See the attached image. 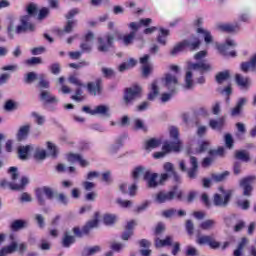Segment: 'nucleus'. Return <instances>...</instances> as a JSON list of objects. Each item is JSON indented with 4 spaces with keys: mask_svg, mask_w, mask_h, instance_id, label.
I'll list each match as a JSON object with an SVG mask.
<instances>
[{
    "mask_svg": "<svg viewBox=\"0 0 256 256\" xmlns=\"http://www.w3.org/2000/svg\"><path fill=\"white\" fill-rule=\"evenodd\" d=\"M7 35L9 39H15L16 35L27 33V31H35V25L31 23V16L26 15L20 18V24L15 27V17L8 16Z\"/></svg>",
    "mask_w": 256,
    "mask_h": 256,
    "instance_id": "1",
    "label": "nucleus"
},
{
    "mask_svg": "<svg viewBox=\"0 0 256 256\" xmlns=\"http://www.w3.org/2000/svg\"><path fill=\"white\" fill-rule=\"evenodd\" d=\"M211 69H213L211 67V64L206 62H189L188 70L184 78V89L190 91L191 89H193V87H195V81L193 80V71H199L200 75H203V73H207L211 71Z\"/></svg>",
    "mask_w": 256,
    "mask_h": 256,
    "instance_id": "2",
    "label": "nucleus"
},
{
    "mask_svg": "<svg viewBox=\"0 0 256 256\" xmlns=\"http://www.w3.org/2000/svg\"><path fill=\"white\" fill-rule=\"evenodd\" d=\"M170 138L173 142L164 143V151H173L179 153L181 151V140L179 139V128L171 126L169 128Z\"/></svg>",
    "mask_w": 256,
    "mask_h": 256,
    "instance_id": "3",
    "label": "nucleus"
},
{
    "mask_svg": "<svg viewBox=\"0 0 256 256\" xmlns=\"http://www.w3.org/2000/svg\"><path fill=\"white\" fill-rule=\"evenodd\" d=\"M175 196L177 199H182L183 192L177 191V186L174 187L173 191H160L155 195L154 201L155 203H167L168 201H173L175 199Z\"/></svg>",
    "mask_w": 256,
    "mask_h": 256,
    "instance_id": "4",
    "label": "nucleus"
},
{
    "mask_svg": "<svg viewBox=\"0 0 256 256\" xmlns=\"http://www.w3.org/2000/svg\"><path fill=\"white\" fill-rule=\"evenodd\" d=\"M100 217H101V214L99 212H96L94 214V219L88 221L82 230L79 227H74L72 229V231H73L75 237H82L83 235H88V233H90L91 229L97 228L99 225Z\"/></svg>",
    "mask_w": 256,
    "mask_h": 256,
    "instance_id": "5",
    "label": "nucleus"
},
{
    "mask_svg": "<svg viewBox=\"0 0 256 256\" xmlns=\"http://www.w3.org/2000/svg\"><path fill=\"white\" fill-rule=\"evenodd\" d=\"M16 251H18V253H25L27 251V243L12 241L11 244L0 249V256L13 255Z\"/></svg>",
    "mask_w": 256,
    "mask_h": 256,
    "instance_id": "6",
    "label": "nucleus"
},
{
    "mask_svg": "<svg viewBox=\"0 0 256 256\" xmlns=\"http://www.w3.org/2000/svg\"><path fill=\"white\" fill-rule=\"evenodd\" d=\"M219 191L221 194H215L213 203L216 207H227L229 202L231 201V197L233 195V190H224L223 187H219Z\"/></svg>",
    "mask_w": 256,
    "mask_h": 256,
    "instance_id": "7",
    "label": "nucleus"
},
{
    "mask_svg": "<svg viewBox=\"0 0 256 256\" xmlns=\"http://www.w3.org/2000/svg\"><path fill=\"white\" fill-rule=\"evenodd\" d=\"M141 91L142 88L139 85H134L130 88H126L123 97L124 105H126V107H129V105H133V101H135V99H137L138 97H141Z\"/></svg>",
    "mask_w": 256,
    "mask_h": 256,
    "instance_id": "8",
    "label": "nucleus"
},
{
    "mask_svg": "<svg viewBox=\"0 0 256 256\" xmlns=\"http://www.w3.org/2000/svg\"><path fill=\"white\" fill-rule=\"evenodd\" d=\"M163 169L165 173L161 174L160 183H165V181H167L169 177H173L174 181L176 182L181 181V176L178 175L177 171L175 170V165H173V163H164Z\"/></svg>",
    "mask_w": 256,
    "mask_h": 256,
    "instance_id": "9",
    "label": "nucleus"
},
{
    "mask_svg": "<svg viewBox=\"0 0 256 256\" xmlns=\"http://www.w3.org/2000/svg\"><path fill=\"white\" fill-rule=\"evenodd\" d=\"M119 32H115L114 35L113 34H107L106 37V42L105 40H103V38H98V51H100L101 53H107V51H109V49H111V47H113V41H115V37H119Z\"/></svg>",
    "mask_w": 256,
    "mask_h": 256,
    "instance_id": "10",
    "label": "nucleus"
},
{
    "mask_svg": "<svg viewBox=\"0 0 256 256\" xmlns=\"http://www.w3.org/2000/svg\"><path fill=\"white\" fill-rule=\"evenodd\" d=\"M29 184V178L22 177L20 180V183L15 182H9L7 180H2L0 182V187H3V189H11L12 191H23L25 189V185Z\"/></svg>",
    "mask_w": 256,
    "mask_h": 256,
    "instance_id": "11",
    "label": "nucleus"
},
{
    "mask_svg": "<svg viewBox=\"0 0 256 256\" xmlns=\"http://www.w3.org/2000/svg\"><path fill=\"white\" fill-rule=\"evenodd\" d=\"M234 47H237L235 40L227 38L224 44L218 46V50L222 55H225V57H237V52L234 50L229 51V49H233Z\"/></svg>",
    "mask_w": 256,
    "mask_h": 256,
    "instance_id": "12",
    "label": "nucleus"
},
{
    "mask_svg": "<svg viewBox=\"0 0 256 256\" xmlns=\"http://www.w3.org/2000/svg\"><path fill=\"white\" fill-rule=\"evenodd\" d=\"M162 81L164 82V87L167 88L170 93H177V87H179L177 76L166 74Z\"/></svg>",
    "mask_w": 256,
    "mask_h": 256,
    "instance_id": "13",
    "label": "nucleus"
},
{
    "mask_svg": "<svg viewBox=\"0 0 256 256\" xmlns=\"http://www.w3.org/2000/svg\"><path fill=\"white\" fill-rule=\"evenodd\" d=\"M255 177L248 176L240 180V187L243 190L244 197H251V193H253V181Z\"/></svg>",
    "mask_w": 256,
    "mask_h": 256,
    "instance_id": "14",
    "label": "nucleus"
},
{
    "mask_svg": "<svg viewBox=\"0 0 256 256\" xmlns=\"http://www.w3.org/2000/svg\"><path fill=\"white\" fill-rule=\"evenodd\" d=\"M150 56L149 54L144 55L140 58V63L142 66V75L143 77H149L151 75V71H153V65L149 63Z\"/></svg>",
    "mask_w": 256,
    "mask_h": 256,
    "instance_id": "15",
    "label": "nucleus"
},
{
    "mask_svg": "<svg viewBox=\"0 0 256 256\" xmlns=\"http://www.w3.org/2000/svg\"><path fill=\"white\" fill-rule=\"evenodd\" d=\"M103 83V80L101 78L96 79L94 82H89L87 84V89L90 95H101V84Z\"/></svg>",
    "mask_w": 256,
    "mask_h": 256,
    "instance_id": "16",
    "label": "nucleus"
},
{
    "mask_svg": "<svg viewBox=\"0 0 256 256\" xmlns=\"http://www.w3.org/2000/svg\"><path fill=\"white\" fill-rule=\"evenodd\" d=\"M157 177H159L158 173H151V170H146L144 173V180L147 181L148 187L151 189H155L159 185L157 181Z\"/></svg>",
    "mask_w": 256,
    "mask_h": 256,
    "instance_id": "17",
    "label": "nucleus"
},
{
    "mask_svg": "<svg viewBox=\"0 0 256 256\" xmlns=\"http://www.w3.org/2000/svg\"><path fill=\"white\" fill-rule=\"evenodd\" d=\"M245 105H247V98H239L236 105L230 110L231 117H239L243 113Z\"/></svg>",
    "mask_w": 256,
    "mask_h": 256,
    "instance_id": "18",
    "label": "nucleus"
},
{
    "mask_svg": "<svg viewBox=\"0 0 256 256\" xmlns=\"http://www.w3.org/2000/svg\"><path fill=\"white\" fill-rule=\"evenodd\" d=\"M216 29L224 33H235V31H239V23H218L216 24Z\"/></svg>",
    "mask_w": 256,
    "mask_h": 256,
    "instance_id": "19",
    "label": "nucleus"
},
{
    "mask_svg": "<svg viewBox=\"0 0 256 256\" xmlns=\"http://www.w3.org/2000/svg\"><path fill=\"white\" fill-rule=\"evenodd\" d=\"M39 99L43 103H48V104L59 103V100L57 99V97L51 94V91L49 90H41L39 94Z\"/></svg>",
    "mask_w": 256,
    "mask_h": 256,
    "instance_id": "20",
    "label": "nucleus"
},
{
    "mask_svg": "<svg viewBox=\"0 0 256 256\" xmlns=\"http://www.w3.org/2000/svg\"><path fill=\"white\" fill-rule=\"evenodd\" d=\"M191 168L187 171L189 179H197V173L199 172V162L194 156L190 157Z\"/></svg>",
    "mask_w": 256,
    "mask_h": 256,
    "instance_id": "21",
    "label": "nucleus"
},
{
    "mask_svg": "<svg viewBox=\"0 0 256 256\" xmlns=\"http://www.w3.org/2000/svg\"><path fill=\"white\" fill-rule=\"evenodd\" d=\"M30 131H31V124L20 126L16 134L17 141H25V139L29 137Z\"/></svg>",
    "mask_w": 256,
    "mask_h": 256,
    "instance_id": "22",
    "label": "nucleus"
},
{
    "mask_svg": "<svg viewBox=\"0 0 256 256\" xmlns=\"http://www.w3.org/2000/svg\"><path fill=\"white\" fill-rule=\"evenodd\" d=\"M94 115H100V117H111V108L108 105H99L94 108Z\"/></svg>",
    "mask_w": 256,
    "mask_h": 256,
    "instance_id": "23",
    "label": "nucleus"
},
{
    "mask_svg": "<svg viewBox=\"0 0 256 256\" xmlns=\"http://www.w3.org/2000/svg\"><path fill=\"white\" fill-rule=\"evenodd\" d=\"M235 81L238 87H241V89H247L249 88V85H251V80L248 77H244L241 74H236Z\"/></svg>",
    "mask_w": 256,
    "mask_h": 256,
    "instance_id": "24",
    "label": "nucleus"
},
{
    "mask_svg": "<svg viewBox=\"0 0 256 256\" xmlns=\"http://www.w3.org/2000/svg\"><path fill=\"white\" fill-rule=\"evenodd\" d=\"M33 150V146L31 145H26V146H20L18 148V157L22 161H25L29 158V153L30 151Z\"/></svg>",
    "mask_w": 256,
    "mask_h": 256,
    "instance_id": "25",
    "label": "nucleus"
},
{
    "mask_svg": "<svg viewBox=\"0 0 256 256\" xmlns=\"http://www.w3.org/2000/svg\"><path fill=\"white\" fill-rule=\"evenodd\" d=\"M68 161L70 163L78 162L81 165V167H87V165H89V162H87V160L83 159V157L79 154H69Z\"/></svg>",
    "mask_w": 256,
    "mask_h": 256,
    "instance_id": "26",
    "label": "nucleus"
},
{
    "mask_svg": "<svg viewBox=\"0 0 256 256\" xmlns=\"http://www.w3.org/2000/svg\"><path fill=\"white\" fill-rule=\"evenodd\" d=\"M157 147H161V140L152 138L145 141L144 149L146 151H152V149H157Z\"/></svg>",
    "mask_w": 256,
    "mask_h": 256,
    "instance_id": "27",
    "label": "nucleus"
},
{
    "mask_svg": "<svg viewBox=\"0 0 256 256\" xmlns=\"http://www.w3.org/2000/svg\"><path fill=\"white\" fill-rule=\"evenodd\" d=\"M46 75L45 74H40L39 76H38V83H37V87H38V89L40 90V92L41 91H45V89L46 90H49V87H51L50 86V83H49V81L46 79Z\"/></svg>",
    "mask_w": 256,
    "mask_h": 256,
    "instance_id": "28",
    "label": "nucleus"
},
{
    "mask_svg": "<svg viewBox=\"0 0 256 256\" xmlns=\"http://www.w3.org/2000/svg\"><path fill=\"white\" fill-rule=\"evenodd\" d=\"M229 79H231V72H229V70L219 72L215 76V81L219 85H222V83H225V81H229Z\"/></svg>",
    "mask_w": 256,
    "mask_h": 256,
    "instance_id": "29",
    "label": "nucleus"
},
{
    "mask_svg": "<svg viewBox=\"0 0 256 256\" xmlns=\"http://www.w3.org/2000/svg\"><path fill=\"white\" fill-rule=\"evenodd\" d=\"M54 197L57 201V204L61 205L62 207H67V205L70 203L69 196L63 192L56 193Z\"/></svg>",
    "mask_w": 256,
    "mask_h": 256,
    "instance_id": "30",
    "label": "nucleus"
},
{
    "mask_svg": "<svg viewBox=\"0 0 256 256\" xmlns=\"http://www.w3.org/2000/svg\"><path fill=\"white\" fill-rule=\"evenodd\" d=\"M247 245H249V239H247L245 237L242 238L240 240V242L238 243L237 248L234 250L233 255L234 256H241V255H243V251H244L245 247H247Z\"/></svg>",
    "mask_w": 256,
    "mask_h": 256,
    "instance_id": "31",
    "label": "nucleus"
},
{
    "mask_svg": "<svg viewBox=\"0 0 256 256\" xmlns=\"http://www.w3.org/2000/svg\"><path fill=\"white\" fill-rule=\"evenodd\" d=\"M159 95V85L157 81H153L150 85V92L148 93V101H155V98Z\"/></svg>",
    "mask_w": 256,
    "mask_h": 256,
    "instance_id": "32",
    "label": "nucleus"
},
{
    "mask_svg": "<svg viewBox=\"0 0 256 256\" xmlns=\"http://www.w3.org/2000/svg\"><path fill=\"white\" fill-rule=\"evenodd\" d=\"M73 243H75V236L71 235V232L66 231L62 239L63 247L69 248Z\"/></svg>",
    "mask_w": 256,
    "mask_h": 256,
    "instance_id": "33",
    "label": "nucleus"
},
{
    "mask_svg": "<svg viewBox=\"0 0 256 256\" xmlns=\"http://www.w3.org/2000/svg\"><path fill=\"white\" fill-rule=\"evenodd\" d=\"M223 125H225V119L223 118H219L218 120L211 119L209 121V127L216 131H221V129H223Z\"/></svg>",
    "mask_w": 256,
    "mask_h": 256,
    "instance_id": "34",
    "label": "nucleus"
},
{
    "mask_svg": "<svg viewBox=\"0 0 256 256\" xmlns=\"http://www.w3.org/2000/svg\"><path fill=\"white\" fill-rule=\"evenodd\" d=\"M135 65H137V60L130 58L127 62H124L119 66V71L121 73H123V71L133 69V67H135Z\"/></svg>",
    "mask_w": 256,
    "mask_h": 256,
    "instance_id": "35",
    "label": "nucleus"
},
{
    "mask_svg": "<svg viewBox=\"0 0 256 256\" xmlns=\"http://www.w3.org/2000/svg\"><path fill=\"white\" fill-rule=\"evenodd\" d=\"M28 225L29 223L25 220H15L11 224V229L12 231H21V229L27 228Z\"/></svg>",
    "mask_w": 256,
    "mask_h": 256,
    "instance_id": "36",
    "label": "nucleus"
},
{
    "mask_svg": "<svg viewBox=\"0 0 256 256\" xmlns=\"http://www.w3.org/2000/svg\"><path fill=\"white\" fill-rule=\"evenodd\" d=\"M236 159L240 161H244V163H249L251 161V157L249 156V152L247 150H238L235 152Z\"/></svg>",
    "mask_w": 256,
    "mask_h": 256,
    "instance_id": "37",
    "label": "nucleus"
},
{
    "mask_svg": "<svg viewBox=\"0 0 256 256\" xmlns=\"http://www.w3.org/2000/svg\"><path fill=\"white\" fill-rule=\"evenodd\" d=\"M172 244L173 238L171 236L166 237V239L164 240H161L159 238L155 240V247L157 248L171 246Z\"/></svg>",
    "mask_w": 256,
    "mask_h": 256,
    "instance_id": "38",
    "label": "nucleus"
},
{
    "mask_svg": "<svg viewBox=\"0 0 256 256\" xmlns=\"http://www.w3.org/2000/svg\"><path fill=\"white\" fill-rule=\"evenodd\" d=\"M167 37H169V30L160 28V34L157 37V42L160 45H167Z\"/></svg>",
    "mask_w": 256,
    "mask_h": 256,
    "instance_id": "39",
    "label": "nucleus"
},
{
    "mask_svg": "<svg viewBox=\"0 0 256 256\" xmlns=\"http://www.w3.org/2000/svg\"><path fill=\"white\" fill-rule=\"evenodd\" d=\"M99 251H101V246L85 247L82 251V256L96 255Z\"/></svg>",
    "mask_w": 256,
    "mask_h": 256,
    "instance_id": "40",
    "label": "nucleus"
},
{
    "mask_svg": "<svg viewBox=\"0 0 256 256\" xmlns=\"http://www.w3.org/2000/svg\"><path fill=\"white\" fill-rule=\"evenodd\" d=\"M184 43L186 47H189L190 51H195L196 49H199V46L201 45V41H199V38H194L193 41L184 40Z\"/></svg>",
    "mask_w": 256,
    "mask_h": 256,
    "instance_id": "41",
    "label": "nucleus"
},
{
    "mask_svg": "<svg viewBox=\"0 0 256 256\" xmlns=\"http://www.w3.org/2000/svg\"><path fill=\"white\" fill-rule=\"evenodd\" d=\"M197 33H201L202 35H204V41L207 45H209V43H213V36L211 35V32H209V30L198 28Z\"/></svg>",
    "mask_w": 256,
    "mask_h": 256,
    "instance_id": "42",
    "label": "nucleus"
},
{
    "mask_svg": "<svg viewBox=\"0 0 256 256\" xmlns=\"http://www.w3.org/2000/svg\"><path fill=\"white\" fill-rule=\"evenodd\" d=\"M185 47V42L182 41L174 46L170 54L172 55V57H175V55H179V53L185 51Z\"/></svg>",
    "mask_w": 256,
    "mask_h": 256,
    "instance_id": "43",
    "label": "nucleus"
},
{
    "mask_svg": "<svg viewBox=\"0 0 256 256\" xmlns=\"http://www.w3.org/2000/svg\"><path fill=\"white\" fill-rule=\"evenodd\" d=\"M215 224H216L215 220L208 219V220L203 221L200 224V228H202L203 231H211V229H213V227H215Z\"/></svg>",
    "mask_w": 256,
    "mask_h": 256,
    "instance_id": "44",
    "label": "nucleus"
},
{
    "mask_svg": "<svg viewBox=\"0 0 256 256\" xmlns=\"http://www.w3.org/2000/svg\"><path fill=\"white\" fill-rule=\"evenodd\" d=\"M229 177V171H225L220 174H212V181H215L216 183H221L222 181H225Z\"/></svg>",
    "mask_w": 256,
    "mask_h": 256,
    "instance_id": "45",
    "label": "nucleus"
},
{
    "mask_svg": "<svg viewBox=\"0 0 256 256\" xmlns=\"http://www.w3.org/2000/svg\"><path fill=\"white\" fill-rule=\"evenodd\" d=\"M37 79H39V76L35 72H29L24 77V83L31 85V83H34Z\"/></svg>",
    "mask_w": 256,
    "mask_h": 256,
    "instance_id": "46",
    "label": "nucleus"
},
{
    "mask_svg": "<svg viewBox=\"0 0 256 256\" xmlns=\"http://www.w3.org/2000/svg\"><path fill=\"white\" fill-rule=\"evenodd\" d=\"M31 117H33L35 123L38 124L40 127L45 125V116L37 112H32Z\"/></svg>",
    "mask_w": 256,
    "mask_h": 256,
    "instance_id": "47",
    "label": "nucleus"
},
{
    "mask_svg": "<svg viewBox=\"0 0 256 256\" xmlns=\"http://www.w3.org/2000/svg\"><path fill=\"white\" fill-rule=\"evenodd\" d=\"M77 26V20H67L63 31L65 33H73V28Z\"/></svg>",
    "mask_w": 256,
    "mask_h": 256,
    "instance_id": "48",
    "label": "nucleus"
},
{
    "mask_svg": "<svg viewBox=\"0 0 256 256\" xmlns=\"http://www.w3.org/2000/svg\"><path fill=\"white\" fill-rule=\"evenodd\" d=\"M103 221L105 225H114L117 221V216L115 214H105L103 216Z\"/></svg>",
    "mask_w": 256,
    "mask_h": 256,
    "instance_id": "49",
    "label": "nucleus"
},
{
    "mask_svg": "<svg viewBox=\"0 0 256 256\" xmlns=\"http://www.w3.org/2000/svg\"><path fill=\"white\" fill-rule=\"evenodd\" d=\"M136 35H137V33L135 31H132L127 35H124L122 38L124 45H131L133 43Z\"/></svg>",
    "mask_w": 256,
    "mask_h": 256,
    "instance_id": "50",
    "label": "nucleus"
},
{
    "mask_svg": "<svg viewBox=\"0 0 256 256\" xmlns=\"http://www.w3.org/2000/svg\"><path fill=\"white\" fill-rule=\"evenodd\" d=\"M47 149H48V155L50 157H57V154L59 153V149H57V146L51 142H47Z\"/></svg>",
    "mask_w": 256,
    "mask_h": 256,
    "instance_id": "51",
    "label": "nucleus"
},
{
    "mask_svg": "<svg viewBox=\"0 0 256 256\" xmlns=\"http://www.w3.org/2000/svg\"><path fill=\"white\" fill-rule=\"evenodd\" d=\"M146 171L147 170L142 166L135 168L134 171L132 172L133 179H139V177H141V176H143L145 178Z\"/></svg>",
    "mask_w": 256,
    "mask_h": 256,
    "instance_id": "52",
    "label": "nucleus"
},
{
    "mask_svg": "<svg viewBox=\"0 0 256 256\" xmlns=\"http://www.w3.org/2000/svg\"><path fill=\"white\" fill-rule=\"evenodd\" d=\"M212 238L213 236H209V235L199 236L197 239V243L198 245H209L211 243Z\"/></svg>",
    "mask_w": 256,
    "mask_h": 256,
    "instance_id": "53",
    "label": "nucleus"
},
{
    "mask_svg": "<svg viewBox=\"0 0 256 256\" xmlns=\"http://www.w3.org/2000/svg\"><path fill=\"white\" fill-rule=\"evenodd\" d=\"M237 219V216H235L234 214L227 216L224 218L225 225H227V227H233V225L237 223Z\"/></svg>",
    "mask_w": 256,
    "mask_h": 256,
    "instance_id": "54",
    "label": "nucleus"
},
{
    "mask_svg": "<svg viewBox=\"0 0 256 256\" xmlns=\"http://www.w3.org/2000/svg\"><path fill=\"white\" fill-rule=\"evenodd\" d=\"M68 81L71 85H76V87H85L83 82H81V80H79L75 75L69 76Z\"/></svg>",
    "mask_w": 256,
    "mask_h": 256,
    "instance_id": "55",
    "label": "nucleus"
},
{
    "mask_svg": "<svg viewBox=\"0 0 256 256\" xmlns=\"http://www.w3.org/2000/svg\"><path fill=\"white\" fill-rule=\"evenodd\" d=\"M224 143L227 149H231L233 147V136L230 133L224 135Z\"/></svg>",
    "mask_w": 256,
    "mask_h": 256,
    "instance_id": "56",
    "label": "nucleus"
},
{
    "mask_svg": "<svg viewBox=\"0 0 256 256\" xmlns=\"http://www.w3.org/2000/svg\"><path fill=\"white\" fill-rule=\"evenodd\" d=\"M79 13L80 11L78 8H73L65 15V18L67 19V21H76L75 19H73V17H75V15H79Z\"/></svg>",
    "mask_w": 256,
    "mask_h": 256,
    "instance_id": "57",
    "label": "nucleus"
},
{
    "mask_svg": "<svg viewBox=\"0 0 256 256\" xmlns=\"http://www.w3.org/2000/svg\"><path fill=\"white\" fill-rule=\"evenodd\" d=\"M41 192L47 197V199H53L55 197V193L53 192V189L45 186L41 189Z\"/></svg>",
    "mask_w": 256,
    "mask_h": 256,
    "instance_id": "58",
    "label": "nucleus"
},
{
    "mask_svg": "<svg viewBox=\"0 0 256 256\" xmlns=\"http://www.w3.org/2000/svg\"><path fill=\"white\" fill-rule=\"evenodd\" d=\"M102 75L107 79H111L115 75V71L112 68L103 67L102 68Z\"/></svg>",
    "mask_w": 256,
    "mask_h": 256,
    "instance_id": "59",
    "label": "nucleus"
},
{
    "mask_svg": "<svg viewBox=\"0 0 256 256\" xmlns=\"http://www.w3.org/2000/svg\"><path fill=\"white\" fill-rule=\"evenodd\" d=\"M8 172L11 175V179H12L13 183H15V181H17V179H19V171L17 170V167H10Z\"/></svg>",
    "mask_w": 256,
    "mask_h": 256,
    "instance_id": "60",
    "label": "nucleus"
},
{
    "mask_svg": "<svg viewBox=\"0 0 256 256\" xmlns=\"http://www.w3.org/2000/svg\"><path fill=\"white\" fill-rule=\"evenodd\" d=\"M241 71H243V73H249V71H255V69L253 68V65L251 64V62H243L241 64Z\"/></svg>",
    "mask_w": 256,
    "mask_h": 256,
    "instance_id": "61",
    "label": "nucleus"
},
{
    "mask_svg": "<svg viewBox=\"0 0 256 256\" xmlns=\"http://www.w3.org/2000/svg\"><path fill=\"white\" fill-rule=\"evenodd\" d=\"M133 123H134L135 129H138V130L141 129L142 131H147V128L143 123V120L136 118L133 120Z\"/></svg>",
    "mask_w": 256,
    "mask_h": 256,
    "instance_id": "62",
    "label": "nucleus"
},
{
    "mask_svg": "<svg viewBox=\"0 0 256 256\" xmlns=\"http://www.w3.org/2000/svg\"><path fill=\"white\" fill-rule=\"evenodd\" d=\"M41 63H43V60L39 57H32L26 60V65H41Z\"/></svg>",
    "mask_w": 256,
    "mask_h": 256,
    "instance_id": "63",
    "label": "nucleus"
},
{
    "mask_svg": "<svg viewBox=\"0 0 256 256\" xmlns=\"http://www.w3.org/2000/svg\"><path fill=\"white\" fill-rule=\"evenodd\" d=\"M36 196H37L39 205H45V194L41 190H38L36 192Z\"/></svg>",
    "mask_w": 256,
    "mask_h": 256,
    "instance_id": "64",
    "label": "nucleus"
}]
</instances>
